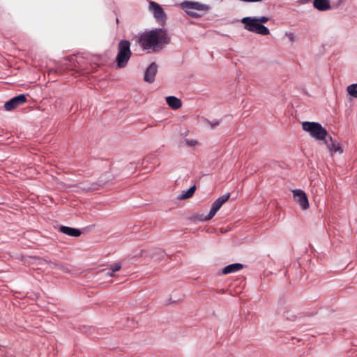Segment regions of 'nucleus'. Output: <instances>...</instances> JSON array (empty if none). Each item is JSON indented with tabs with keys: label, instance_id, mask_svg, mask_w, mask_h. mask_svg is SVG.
<instances>
[{
	"label": "nucleus",
	"instance_id": "obj_9",
	"mask_svg": "<svg viewBox=\"0 0 357 357\" xmlns=\"http://www.w3.org/2000/svg\"><path fill=\"white\" fill-rule=\"evenodd\" d=\"M149 9L158 22H164L165 20V13L162 8L158 3L151 1L149 5Z\"/></svg>",
	"mask_w": 357,
	"mask_h": 357
},
{
	"label": "nucleus",
	"instance_id": "obj_14",
	"mask_svg": "<svg viewBox=\"0 0 357 357\" xmlns=\"http://www.w3.org/2000/svg\"><path fill=\"white\" fill-rule=\"evenodd\" d=\"M243 264H239V263L229 264V265L225 266L222 269V273L223 274H229V273H236V272H238L240 270H241L243 268Z\"/></svg>",
	"mask_w": 357,
	"mask_h": 357
},
{
	"label": "nucleus",
	"instance_id": "obj_18",
	"mask_svg": "<svg viewBox=\"0 0 357 357\" xmlns=\"http://www.w3.org/2000/svg\"><path fill=\"white\" fill-rule=\"evenodd\" d=\"M185 144L190 147H195L199 144V142L195 139H185Z\"/></svg>",
	"mask_w": 357,
	"mask_h": 357
},
{
	"label": "nucleus",
	"instance_id": "obj_5",
	"mask_svg": "<svg viewBox=\"0 0 357 357\" xmlns=\"http://www.w3.org/2000/svg\"><path fill=\"white\" fill-rule=\"evenodd\" d=\"M181 6L185 10L186 13L192 17H198L199 15L196 13L198 11H206L209 9V6L202 4L199 2L195 1H183L181 3Z\"/></svg>",
	"mask_w": 357,
	"mask_h": 357
},
{
	"label": "nucleus",
	"instance_id": "obj_4",
	"mask_svg": "<svg viewBox=\"0 0 357 357\" xmlns=\"http://www.w3.org/2000/svg\"><path fill=\"white\" fill-rule=\"evenodd\" d=\"M243 24H245V28L249 31L254 32L263 36L268 35L269 29L265 26L262 25L257 20V17H243L241 20Z\"/></svg>",
	"mask_w": 357,
	"mask_h": 357
},
{
	"label": "nucleus",
	"instance_id": "obj_17",
	"mask_svg": "<svg viewBox=\"0 0 357 357\" xmlns=\"http://www.w3.org/2000/svg\"><path fill=\"white\" fill-rule=\"evenodd\" d=\"M347 93L353 98H357V84H352L347 86Z\"/></svg>",
	"mask_w": 357,
	"mask_h": 357
},
{
	"label": "nucleus",
	"instance_id": "obj_7",
	"mask_svg": "<svg viewBox=\"0 0 357 357\" xmlns=\"http://www.w3.org/2000/svg\"><path fill=\"white\" fill-rule=\"evenodd\" d=\"M291 192L294 201L300 206L302 210L305 211L309 208V201L306 193L303 190L295 189Z\"/></svg>",
	"mask_w": 357,
	"mask_h": 357
},
{
	"label": "nucleus",
	"instance_id": "obj_22",
	"mask_svg": "<svg viewBox=\"0 0 357 357\" xmlns=\"http://www.w3.org/2000/svg\"><path fill=\"white\" fill-rule=\"evenodd\" d=\"M210 125H211V128H215L219 125V122L218 121L211 122Z\"/></svg>",
	"mask_w": 357,
	"mask_h": 357
},
{
	"label": "nucleus",
	"instance_id": "obj_13",
	"mask_svg": "<svg viewBox=\"0 0 357 357\" xmlns=\"http://www.w3.org/2000/svg\"><path fill=\"white\" fill-rule=\"evenodd\" d=\"M166 102L173 109H178L182 106L181 100L173 96L166 97Z\"/></svg>",
	"mask_w": 357,
	"mask_h": 357
},
{
	"label": "nucleus",
	"instance_id": "obj_20",
	"mask_svg": "<svg viewBox=\"0 0 357 357\" xmlns=\"http://www.w3.org/2000/svg\"><path fill=\"white\" fill-rule=\"evenodd\" d=\"M286 36L291 43H294L296 40V36L294 33L289 32L286 33Z\"/></svg>",
	"mask_w": 357,
	"mask_h": 357
},
{
	"label": "nucleus",
	"instance_id": "obj_11",
	"mask_svg": "<svg viewBox=\"0 0 357 357\" xmlns=\"http://www.w3.org/2000/svg\"><path fill=\"white\" fill-rule=\"evenodd\" d=\"M157 71L158 66L155 63H151L145 72L144 81L149 83L153 82L154 81Z\"/></svg>",
	"mask_w": 357,
	"mask_h": 357
},
{
	"label": "nucleus",
	"instance_id": "obj_2",
	"mask_svg": "<svg viewBox=\"0 0 357 357\" xmlns=\"http://www.w3.org/2000/svg\"><path fill=\"white\" fill-rule=\"evenodd\" d=\"M301 127L312 138L317 141H324L328 137V131L318 122L303 121Z\"/></svg>",
	"mask_w": 357,
	"mask_h": 357
},
{
	"label": "nucleus",
	"instance_id": "obj_16",
	"mask_svg": "<svg viewBox=\"0 0 357 357\" xmlns=\"http://www.w3.org/2000/svg\"><path fill=\"white\" fill-rule=\"evenodd\" d=\"M195 190H196V186L193 185V186L190 187L189 189L182 191L181 193L180 194L178 198L180 199H185L189 197H191L194 195Z\"/></svg>",
	"mask_w": 357,
	"mask_h": 357
},
{
	"label": "nucleus",
	"instance_id": "obj_19",
	"mask_svg": "<svg viewBox=\"0 0 357 357\" xmlns=\"http://www.w3.org/2000/svg\"><path fill=\"white\" fill-rule=\"evenodd\" d=\"M121 267V265L119 263H116V264H114L113 265H111L110 270L112 271V272L108 273V274L110 276H112L113 275V273L119 271Z\"/></svg>",
	"mask_w": 357,
	"mask_h": 357
},
{
	"label": "nucleus",
	"instance_id": "obj_6",
	"mask_svg": "<svg viewBox=\"0 0 357 357\" xmlns=\"http://www.w3.org/2000/svg\"><path fill=\"white\" fill-rule=\"evenodd\" d=\"M230 194L225 193L222 196L218 198L212 204L209 213L204 218L200 219L201 220H208L214 217L215 213L222 207V206L229 199Z\"/></svg>",
	"mask_w": 357,
	"mask_h": 357
},
{
	"label": "nucleus",
	"instance_id": "obj_8",
	"mask_svg": "<svg viewBox=\"0 0 357 357\" xmlns=\"http://www.w3.org/2000/svg\"><path fill=\"white\" fill-rule=\"evenodd\" d=\"M323 142L331 155H333L335 153L342 154L343 153V147L341 143L333 139L331 136L328 135L326 139Z\"/></svg>",
	"mask_w": 357,
	"mask_h": 357
},
{
	"label": "nucleus",
	"instance_id": "obj_12",
	"mask_svg": "<svg viewBox=\"0 0 357 357\" xmlns=\"http://www.w3.org/2000/svg\"><path fill=\"white\" fill-rule=\"evenodd\" d=\"M59 231L66 235L73 237L79 236L82 234L79 229L67 226H61Z\"/></svg>",
	"mask_w": 357,
	"mask_h": 357
},
{
	"label": "nucleus",
	"instance_id": "obj_21",
	"mask_svg": "<svg viewBox=\"0 0 357 357\" xmlns=\"http://www.w3.org/2000/svg\"><path fill=\"white\" fill-rule=\"evenodd\" d=\"M257 20L262 24L263 23L267 22L268 21V18L267 17L262 16L260 17H257Z\"/></svg>",
	"mask_w": 357,
	"mask_h": 357
},
{
	"label": "nucleus",
	"instance_id": "obj_15",
	"mask_svg": "<svg viewBox=\"0 0 357 357\" xmlns=\"http://www.w3.org/2000/svg\"><path fill=\"white\" fill-rule=\"evenodd\" d=\"M313 4L319 10H326L331 8L328 0H314Z\"/></svg>",
	"mask_w": 357,
	"mask_h": 357
},
{
	"label": "nucleus",
	"instance_id": "obj_1",
	"mask_svg": "<svg viewBox=\"0 0 357 357\" xmlns=\"http://www.w3.org/2000/svg\"><path fill=\"white\" fill-rule=\"evenodd\" d=\"M137 42L144 50L155 52L160 51L170 43V37L165 30L155 29L139 34Z\"/></svg>",
	"mask_w": 357,
	"mask_h": 357
},
{
	"label": "nucleus",
	"instance_id": "obj_10",
	"mask_svg": "<svg viewBox=\"0 0 357 357\" xmlns=\"http://www.w3.org/2000/svg\"><path fill=\"white\" fill-rule=\"evenodd\" d=\"M26 100V96L24 94H20L19 96H17L12 99H10L9 101L6 102L4 104V108L7 111H10L18 106L24 104Z\"/></svg>",
	"mask_w": 357,
	"mask_h": 357
},
{
	"label": "nucleus",
	"instance_id": "obj_3",
	"mask_svg": "<svg viewBox=\"0 0 357 357\" xmlns=\"http://www.w3.org/2000/svg\"><path fill=\"white\" fill-rule=\"evenodd\" d=\"M130 43L128 40H121L118 45V53L115 59L116 67L120 69L125 68L131 56Z\"/></svg>",
	"mask_w": 357,
	"mask_h": 357
}]
</instances>
